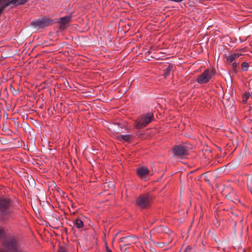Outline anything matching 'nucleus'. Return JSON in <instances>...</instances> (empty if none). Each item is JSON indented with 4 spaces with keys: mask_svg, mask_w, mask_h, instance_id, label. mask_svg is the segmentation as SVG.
<instances>
[{
    "mask_svg": "<svg viewBox=\"0 0 252 252\" xmlns=\"http://www.w3.org/2000/svg\"><path fill=\"white\" fill-rule=\"evenodd\" d=\"M3 245L6 251L0 250V252H22L16 241L14 239L7 238L3 242Z\"/></svg>",
    "mask_w": 252,
    "mask_h": 252,
    "instance_id": "nucleus-1",
    "label": "nucleus"
},
{
    "mask_svg": "<svg viewBox=\"0 0 252 252\" xmlns=\"http://www.w3.org/2000/svg\"><path fill=\"white\" fill-rule=\"evenodd\" d=\"M152 113H147L140 116L135 122V127L137 128H142L145 127L153 119Z\"/></svg>",
    "mask_w": 252,
    "mask_h": 252,
    "instance_id": "nucleus-2",
    "label": "nucleus"
},
{
    "mask_svg": "<svg viewBox=\"0 0 252 252\" xmlns=\"http://www.w3.org/2000/svg\"><path fill=\"white\" fill-rule=\"evenodd\" d=\"M214 73L212 71L206 69L196 79V81L200 84H206L209 82L213 76Z\"/></svg>",
    "mask_w": 252,
    "mask_h": 252,
    "instance_id": "nucleus-3",
    "label": "nucleus"
},
{
    "mask_svg": "<svg viewBox=\"0 0 252 252\" xmlns=\"http://www.w3.org/2000/svg\"><path fill=\"white\" fill-rule=\"evenodd\" d=\"M150 199L148 194L139 195L136 200V204L141 208H144L150 205Z\"/></svg>",
    "mask_w": 252,
    "mask_h": 252,
    "instance_id": "nucleus-4",
    "label": "nucleus"
},
{
    "mask_svg": "<svg viewBox=\"0 0 252 252\" xmlns=\"http://www.w3.org/2000/svg\"><path fill=\"white\" fill-rule=\"evenodd\" d=\"M28 0H10V1L5 3V0H1V4L0 5V8L3 9L7 6H8L10 4H13L15 6H17L20 4H24Z\"/></svg>",
    "mask_w": 252,
    "mask_h": 252,
    "instance_id": "nucleus-5",
    "label": "nucleus"
},
{
    "mask_svg": "<svg viewBox=\"0 0 252 252\" xmlns=\"http://www.w3.org/2000/svg\"><path fill=\"white\" fill-rule=\"evenodd\" d=\"M173 152L176 156H182L187 154L188 151L184 146L178 145L173 149Z\"/></svg>",
    "mask_w": 252,
    "mask_h": 252,
    "instance_id": "nucleus-6",
    "label": "nucleus"
},
{
    "mask_svg": "<svg viewBox=\"0 0 252 252\" xmlns=\"http://www.w3.org/2000/svg\"><path fill=\"white\" fill-rule=\"evenodd\" d=\"M138 176L140 179H144L145 176L149 173V170L148 168L145 166L140 167L137 168L136 170Z\"/></svg>",
    "mask_w": 252,
    "mask_h": 252,
    "instance_id": "nucleus-7",
    "label": "nucleus"
},
{
    "mask_svg": "<svg viewBox=\"0 0 252 252\" xmlns=\"http://www.w3.org/2000/svg\"><path fill=\"white\" fill-rule=\"evenodd\" d=\"M72 16L67 15L63 17H61L59 22L61 26V28L64 29L66 25L71 21Z\"/></svg>",
    "mask_w": 252,
    "mask_h": 252,
    "instance_id": "nucleus-8",
    "label": "nucleus"
},
{
    "mask_svg": "<svg viewBox=\"0 0 252 252\" xmlns=\"http://www.w3.org/2000/svg\"><path fill=\"white\" fill-rule=\"evenodd\" d=\"M9 205V200L6 198H0V208L2 212H3L4 214H6L8 213L6 211L7 207Z\"/></svg>",
    "mask_w": 252,
    "mask_h": 252,
    "instance_id": "nucleus-9",
    "label": "nucleus"
},
{
    "mask_svg": "<svg viewBox=\"0 0 252 252\" xmlns=\"http://www.w3.org/2000/svg\"><path fill=\"white\" fill-rule=\"evenodd\" d=\"M116 138L121 142H127L129 141L132 138V136L131 135H117L116 136Z\"/></svg>",
    "mask_w": 252,
    "mask_h": 252,
    "instance_id": "nucleus-10",
    "label": "nucleus"
},
{
    "mask_svg": "<svg viewBox=\"0 0 252 252\" xmlns=\"http://www.w3.org/2000/svg\"><path fill=\"white\" fill-rule=\"evenodd\" d=\"M116 133H119L123 132V127L119 124H114L111 126V128Z\"/></svg>",
    "mask_w": 252,
    "mask_h": 252,
    "instance_id": "nucleus-11",
    "label": "nucleus"
},
{
    "mask_svg": "<svg viewBox=\"0 0 252 252\" xmlns=\"http://www.w3.org/2000/svg\"><path fill=\"white\" fill-rule=\"evenodd\" d=\"M241 55V54L240 53H236L228 56L226 59L230 63L239 58Z\"/></svg>",
    "mask_w": 252,
    "mask_h": 252,
    "instance_id": "nucleus-12",
    "label": "nucleus"
},
{
    "mask_svg": "<svg viewBox=\"0 0 252 252\" xmlns=\"http://www.w3.org/2000/svg\"><path fill=\"white\" fill-rule=\"evenodd\" d=\"M74 224L77 228H82L84 226L83 221L79 219L75 220Z\"/></svg>",
    "mask_w": 252,
    "mask_h": 252,
    "instance_id": "nucleus-13",
    "label": "nucleus"
},
{
    "mask_svg": "<svg viewBox=\"0 0 252 252\" xmlns=\"http://www.w3.org/2000/svg\"><path fill=\"white\" fill-rule=\"evenodd\" d=\"M250 94L248 93H245L243 95V102L246 103L248 99L250 97Z\"/></svg>",
    "mask_w": 252,
    "mask_h": 252,
    "instance_id": "nucleus-14",
    "label": "nucleus"
},
{
    "mask_svg": "<svg viewBox=\"0 0 252 252\" xmlns=\"http://www.w3.org/2000/svg\"><path fill=\"white\" fill-rule=\"evenodd\" d=\"M248 67H249V64L247 63L246 62H244L242 63V69L244 70V71H246L248 70Z\"/></svg>",
    "mask_w": 252,
    "mask_h": 252,
    "instance_id": "nucleus-15",
    "label": "nucleus"
},
{
    "mask_svg": "<svg viewBox=\"0 0 252 252\" xmlns=\"http://www.w3.org/2000/svg\"><path fill=\"white\" fill-rule=\"evenodd\" d=\"M247 186L248 188L251 189L252 188V177L248 178Z\"/></svg>",
    "mask_w": 252,
    "mask_h": 252,
    "instance_id": "nucleus-16",
    "label": "nucleus"
},
{
    "mask_svg": "<svg viewBox=\"0 0 252 252\" xmlns=\"http://www.w3.org/2000/svg\"><path fill=\"white\" fill-rule=\"evenodd\" d=\"M131 238L128 237H126L121 238V242H129Z\"/></svg>",
    "mask_w": 252,
    "mask_h": 252,
    "instance_id": "nucleus-17",
    "label": "nucleus"
},
{
    "mask_svg": "<svg viewBox=\"0 0 252 252\" xmlns=\"http://www.w3.org/2000/svg\"><path fill=\"white\" fill-rule=\"evenodd\" d=\"M170 70H171V68H170V67L169 66H168V67L166 68V69H165V73H164V75H165V76H166V75H167V74H168V73L170 72Z\"/></svg>",
    "mask_w": 252,
    "mask_h": 252,
    "instance_id": "nucleus-18",
    "label": "nucleus"
},
{
    "mask_svg": "<svg viewBox=\"0 0 252 252\" xmlns=\"http://www.w3.org/2000/svg\"><path fill=\"white\" fill-rule=\"evenodd\" d=\"M237 65H238L237 63H232V68H233V69H235V68H237Z\"/></svg>",
    "mask_w": 252,
    "mask_h": 252,
    "instance_id": "nucleus-19",
    "label": "nucleus"
},
{
    "mask_svg": "<svg viewBox=\"0 0 252 252\" xmlns=\"http://www.w3.org/2000/svg\"><path fill=\"white\" fill-rule=\"evenodd\" d=\"M58 252H66V251L64 248L61 247L58 250Z\"/></svg>",
    "mask_w": 252,
    "mask_h": 252,
    "instance_id": "nucleus-20",
    "label": "nucleus"
},
{
    "mask_svg": "<svg viewBox=\"0 0 252 252\" xmlns=\"http://www.w3.org/2000/svg\"><path fill=\"white\" fill-rule=\"evenodd\" d=\"M105 252H112V251L106 245L105 248Z\"/></svg>",
    "mask_w": 252,
    "mask_h": 252,
    "instance_id": "nucleus-21",
    "label": "nucleus"
},
{
    "mask_svg": "<svg viewBox=\"0 0 252 252\" xmlns=\"http://www.w3.org/2000/svg\"><path fill=\"white\" fill-rule=\"evenodd\" d=\"M2 234H3V231L2 229H1L0 228V236H2Z\"/></svg>",
    "mask_w": 252,
    "mask_h": 252,
    "instance_id": "nucleus-22",
    "label": "nucleus"
},
{
    "mask_svg": "<svg viewBox=\"0 0 252 252\" xmlns=\"http://www.w3.org/2000/svg\"><path fill=\"white\" fill-rule=\"evenodd\" d=\"M38 23L39 25H40H40H42V24H43V21H40V22H38Z\"/></svg>",
    "mask_w": 252,
    "mask_h": 252,
    "instance_id": "nucleus-23",
    "label": "nucleus"
}]
</instances>
